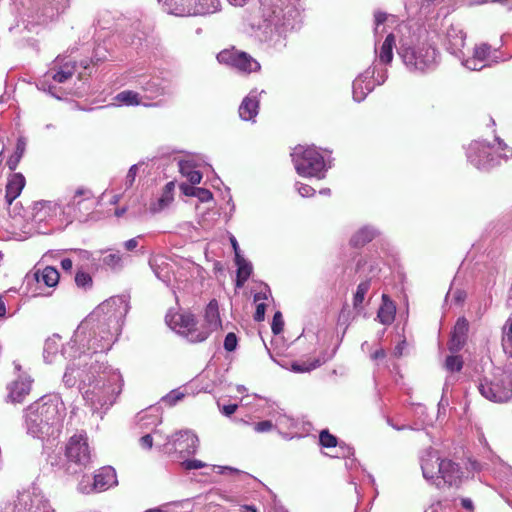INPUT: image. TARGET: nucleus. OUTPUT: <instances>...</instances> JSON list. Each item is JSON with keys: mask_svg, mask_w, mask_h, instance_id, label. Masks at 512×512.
<instances>
[{"mask_svg": "<svg viewBox=\"0 0 512 512\" xmlns=\"http://www.w3.org/2000/svg\"><path fill=\"white\" fill-rule=\"evenodd\" d=\"M128 303L123 295L103 301L78 325L63 349L72 361L66 366L63 383L66 387L78 383L85 405L100 418L116 403L124 386L120 370L105 362V354L121 333Z\"/></svg>", "mask_w": 512, "mask_h": 512, "instance_id": "nucleus-1", "label": "nucleus"}, {"mask_svg": "<svg viewBox=\"0 0 512 512\" xmlns=\"http://www.w3.org/2000/svg\"><path fill=\"white\" fill-rule=\"evenodd\" d=\"M406 25H400L396 32L389 33L378 45L375 42L373 64L353 81L352 95L357 102L363 101L377 85H382L388 77V69L393 60L394 48L398 40L397 53L409 72L423 74L434 70L439 64L438 50L428 42L414 43L404 35Z\"/></svg>", "mask_w": 512, "mask_h": 512, "instance_id": "nucleus-2", "label": "nucleus"}, {"mask_svg": "<svg viewBox=\"0 0 512 512\" xmlns=\"http://www.w3.org/2000/svg\"><path fill=\"white\" fill-rule=\"evenodd\" d=\"M259 3L251 17V27L262 41L280 50L286 46L287 32L301 22L298 0H260Z\"/></svg>", "mask_w": 512, "mask_h": 512, "instance_id": "nucleus-3", "label": "nucleus"}, {"mask_svg": "<svg viewBox=\"0 0 512 512\" xmlns=\"http://www.w3.org/2000/svg\"><path fill=\"white\" fill-rule=\"evenodd\" d=\"M65 406L58 395H47L25 410V427L29 435L41 440H55L61 433Z\"/></svg>", "mask_w": 512, "mask_h": 512, "instance_id": "nucleus-4", "label": "nucleus"}, {"mask_svg": "<svg viewBox=\"0 0 512 512\" xmlns=\"http://www.w3.org/2000/svg\"><path fill=\"white\" fill-rule=\"evenodd\" d=\"M165 320L172 330L185 337L191 343L205 341L222 324L219 305L215 299H212L206 306L203 322L201 323L189 312H169Z\"/></svg>", "mask_w": 512, "mask_h": 512, "instance_id": "nucleus-5", "label": "nucleus"}, {"mask_svg": "<svg viewBox=\"0 0 512 512\" xmlns=\"http://www.w3.org/2000/svg\"><path fill=\"white\" fill-rule=\"evenodd\" d=\"M468 161L479 170L490 169L500 163V159L512 158V149L500 138H495V145L483 141H473L467 148Z\"/></svg>", "mask_w": 512, "mask_h": 512, "instance_id": "nucleus-6", "label": "nucleus"}, {"mask_svg": "<svg viewBox=\"0 0 512 512\" xmlns=\"http://www.w3.org/2000/svg\"><path fill=\"white\" fill-rule=\"evenodd\" d=\"M296 172L302 177L323 179L331 163L314 145H298L291 153Z\"/></svg>", "mask_w": 512, "mask_h": 512, "instance_id": "nucleus-7", "label": "nucleus"}, {"mask_svg": "<svg viewBox=\"0 0 512 512\" xmlns=\"http://www.w3.org/2000/svg\"><path fill=\"white\" fill-rule=\"evenodd\" d=\"M31 221L38 226L63 228L68 225L65 218L64 206L56 200H39L32 204L30 208Z\"/></svg>", "mask_w": 512, "mask_h": 512, "instance_id": "nucleus-8", "label": "nucleus"}, {"mask_svg": "<svg viewBox=\"0 0 512 512\" xmlns=\"http://www.w3.org/2000/svg\"><path fill=\"white\" fill-rule=\"evenodd\" d=\"M164 11L178 17L206 16L220 10V0H158Z\"/></svg>", "mask_w": 512, "mask_h": 512, "instance_id": "nucleus-9", "label": "nucleus"}, {"mask_svg": "<svg viewBox=\"0 0 512 512\" xmlns=\"http://www.w3.org/2000/svg\"><path fill=\"white\" fill-rule=\"evenodd\" d=\"M96 202L92 191L85 187H79L75 190L70 201L63 205L65 218L68 224L74 220L83 221L95 208Z\"/></svg>", "mask_w": 512, "mask_h": 512, "instance_id": "nucleus-10", "label": "nucleus"}, {"mask_svg": "<svg viewBox=\"0 0 512 512\" xmlns=\"http://www.w3.org/2000/svg\"><path fill=\"white\" fill-rule=\"evenodd\" d=\"M483 397L492 402H506L512 398V371H504L493 380H483L478 386Z\"/></svg>", "mask_w": 512, "mask_h": 512, "instance_id": "nucleus-11", "label": "nucleus"}, {"mask_svg": "<svg viewBox=\"0 0 512 512\" xmlns=\"http://www.w3.org/2000/svg\"><path fill=\"white\" fill-rule=\"evenodd\" d=\"M217 60L221 64L229 65L240 72L252 73L260 70L259 62L246 52L225 49L217 54Z\"/></svg>", "mask_w": 512, "mask_h": 512, "instance_id": "nucleus-12", "label": "nucleus"}, {"mask_svg": "<svg viewBox=\"0 0 512 512\" xmlns=\"http://www.w3.org/2000/svg\"><path fill=\"white\" fill-rule=\"evenodd\" d=\"M498 51L492 49L487 43L476 45L473 49L471 57L463 56L460 62L463 67L471 71H479L485 67L491 66L499 62Z\"/></svg>", "mask_w": 512, "mask_h": 512, "instance_id": "nucleus-13", "label": "nucleus"}, {"mask_svg": "<svg viewBox=\"0 0 512 512\" xmlns=\"http://www.w3.org/2000/svg\"><path fill=\"white\" fill-rule=\"evenodd\" d=\"M199 446V439L190 430L179 431L168 438L165 444L167 453H179L181 457L193 455Z\"/></svg>", "mask_w": 512, "mask_h": 512, "instance_id": "nucleus-14", "label": "nucleus"}, {"mask_svg": "<svg viewBox=\"0 0 512 512\" xmlns=\"http://www.w3.org/2000/svg\"><path fill=\"white\" fill-rule=\"evenodd\" d=\"M66 457L69 462L85 468L91 461V454L84 435H74L66 446Z\"/></svg>", "mask_w": 512, "mask_h": 512, "instance_id": "nucleus-15", "label": "nucleus"}, {"mask_svg": "<svg viewBox=\"0 0 512 512\" xmlns=\"http://www.w3.org/2000/svg\"><path fill=\"white\" fill-rule=\"evenodd\" d=\"M466 33L459 24H450L445 31L446 50L457 59H463Z\"/></svg>", "mask_w": 512, "mask_h": 512, "instance_id": "nucleus-16", "label": "nucleus"}, {"mask_svg": "<svg viewBox=\"0 0 512 512\" xmlns=\"http://www.w3.org/2000/svg\"><path fill=\"white\" fill-rule=\"evenodd\" d=\"M15 369L18 371L17 379L12 381L8 386V398L11 402L20 403L30 393L33 380L26 372L21 371V366L14 363Z\"/></svg>", "mask_w": 512, "mask_h": 512, "instance_id": "nucleus-17", "label": "nucleus"}, {"mask_svg": "<svg viewBox=\"0 0 512 512\" xmlns=\"http://www.w3.org/2000/svg\"><path fill=\"white\" fill-rule=\"evenodd\" d=\"M75 72V65L71 62H66L63 65L59 64V60L56 59L54 61V65L50 68L47 73L44 75V79L41 81V86L43 90L48 89L49 93L54 95L52 89V85L49 83L50 80H53L57 83H65L69 80Z\"/></svg>", "mask_w": 512, "mask_h": 512, "instance_id": "nucleus-18", "label": "nucleus"}, {"mask_svg": "<svg viewBox=\"0 0 512 512\" xmlns=\"http://www.w3.org/2000/svg\"><path fill=\"white\" fill-rule=\"evenodd\" d=\"M443 460L444 459H441L438 452L433 449H428L422 454L420 458V464L423 477L426 481L435 485L439 473L441 472V465Z\"/></svg>", "mask_w": 512, "mask_h": 512, "instance_id": "nucleus-19", "label": "nucleus"}, {"mask_svg": "<svg viewBox=\"0 0 512 512\" xmlns=\"http://www.w3.org/2000/svg\"><path fill=\"white\" fill-rule=\"evenodd\" d=\"M462 477L463 471L461 467L449 459H444L441 465V472L439 473L435 485L437 487H442L445 484L449 486H458Z\"/></svg>", "mask_w": 512, "mask_h": 512, "instance_id": "nucleus-20", "label": "nucleus"}, {"mask_svg": "<svg viewBox=\"0 0 512 512\" xmlns=\"http://www.w3.org/2000/svg\"><path fill=\"white\" fill-rule=\"evenodd\" d=\"M262 93H264V90L258 91V89H253L242 100L239 106V116L242 120L254 121L258 114L260 96Z\"/></svg>", "mask_w": 512, "mask_h": 512, "instance_id": "nucleus-21", "label": "nucleus"}, {"mask_svg": "<svg viewBox=\"0 0 512 512\" xmlns=\"http://www.w3.org/2000/svg\"><path fill=\"white\" fill-rule=\"evenodd\" d=\"M139 85L148 99H156L173 93L170 85L159 78L141 79Z\"/></svg>", "mask_w": 512, "mask_h": 512, "instance_id": "nucleus-22", "label": "nucleus"}, {"mask_svg": "<svg viewBox=\"0 0 512 512\" xmlns=\"http://www.w3.org/2000/svg\"><path fill=\"white\" fill-rule=\"evenodd\" d=\"M73 339V337L71 338ZM72 340H70L66 345H62V342H61V337L58 336V335H53L52 337L48 338L46 341H45V344H44V352H43V355H44V359L47 363H54L57 361L58 358L62 357L64 359H67L68 360V364H71L72 361L70 360L69 357H65L63 355V349L71 342Z\"/></svg>", "mask_w": 512, "mask_h": 512, "instance_id": "nucleus-23", "label": "nucleus"}, {"mask_svg": "<svg viewBox=\"0 0 512 512\" xmlns=\"http://www.w3.org/2000/svg\"><path fill=\"white\" fill-rule=\"evenodd\" d=\"M94 488L96 492L105 491L117 485L116 471L111 466H105L97 470L94 477Z\"/></svg>", "mask_w": 512, "mask_h": 512, "instance_id": "nucleus-24", "label": "nucleus"}, {"mask_svg": "<svg viewBox=\"0 0 512 512\" xmlns=\"http://www.w3.org/2000/svg\"><path fill=\"white\" fill-rule=\"evenodd\" d=\"M174 188V182H168L164 186L160 196L150 202L148 207L149 212L152 214H157L167 209L174 200Z\"/></svg>", "mask_w": 512, "mask_h": 512, "instance_id": "nucleus-25", "label": "nucleus"}, {"mask_svg": "<svg viewBox=\"0 0 512 512\" xmlns=\"http://www.w3.org/2000/svg\"><path fill=\"white\" fill-rule=\"evenodd\" d=\"M150 267L155 276L166 285L171 282L172 266L164 256H154L149 261Z\"/></svg>", "mask_w": 512, "mask_h": 512, "instance_id": "nucleus-26", "label": "nucleus"}, {"mask_svg": "<svg viewBox=\"0 0 512 512\" xmlns=\"http://www.w3.org/2000/svg\"><path fill=\"white\" fill-rule=\"evenodd\" d=\"M468 328L469 324L465 318L462 317L457 320L449 343V349L451 351H459L463 347Z\"/></svg>", "mask_w": 512, "mask_h": 512, "instance_id": "nucleus-27", "label": "nucleus"}, {"mask_svg": "<svg viewBox=\"0 0 512 512\" xmlns=\"http://www.w3.org/2000/svg\"><path fill=\"white\" fill-rule=\"evenodd\" d=\"M59 272L57 269L51 266L45 268L36 269L33 272L32 278L39 285L43 284L48 288L55 287L59 282Z\"/></svg>", "mask_w": 512, "mask_h": 512, "instance_id": "nucleus-28", "label": "nucleus"}, {"mask_svg": "<svg viewBox=\"0 0 512 512\" xmlns=\"http://www.w3.org/2000/svg\"><path fill=\"white\" fill-rule=\"evenodd\" d=\"M378 234L379 231L375 227L371 225L362 226L351 236L350 245L355 248L363 247L377 237Z\"/></svg>", "mask_w": 512, "mask_h": 512, "instance_id": "nucleus-29", "label": "nucleus"}, {"mask_svg": "<svg viewBox=\"0 0 512 512\" xmlns=\"http://www.w3.org/2000/svg\"><path fill=\"white\" fill-rule=\"evenodd\" d=\"M24 186V176L21 173L12 174L6 185V201L11 204L21 194Z\"/></svg>", "mask_w": 512, "mask_h": 512, "instance_id": "nucleus-30", "label": "nucleus"}, {"mask_svg": "<svg viewBox=\"0 0 512 512\" xmlns=\"http://www.w3.org/2000/svg\"><path fill=\"white\" fill-rule=\"evenodd\" d=\"M161 423L157 408L142 411L137 415V425L142 431L155 428Z\"/></svg>", "mask_w": 512, "mask_h": 512, "instance_id": "nucleus-31", "label": "nucleus"}, {"mask_svg": "<svg viewBox=\"0 0 512 512\" xmlns=\"http://www.w3.org/2000/svg\"><path fill=\"white\" fill-rule=\"evenodd\" d=\"M396 307L386 294L382 296V305L379 308L377 317L384 325H389L394 321Z\"/></svg>", "mask_w": 512, "mask_h": 512, "instance_id": "nucleus-32", "label": "nucleus"}, {"mask_svg": "<svg viewBox=\"0 0 512 512\" xmlns=\"http://www.w3.org/2000/svg\"><path fill=\"white\" fill-rule=\"evenodd\" d=\"M269 297H271V290L267 285H264L262 290L254 295V302L256 303V311L254 314L255 321L261 322L264 320L266 304L262 301L267 300Z\"/></svg>", "mask_w": 512, "mask_h": 512, "instance_id": "nucleus-33", "label": "nucleus"}, {"mask_svg": "<svg viewBox=\"0 0 512 512\" xmlns=\"http://www.w3.org/2000/svg\"><path fill=\"white\" fill-rule=\"evenodd\" d=\"M237 265V286L241 287L250 277L252 273V264L248 262L241 254H237L235 259Z\"/></svg>", "mask_w": 512, "mask_h": 512, "instance_id": "nucleus-34", "label": "nucleus"}, {"mask_svg": "<svg viewBox=\"0 0 512 512\" xmlns=\"http://www.w3.org/2000/svg\"><path fill=\"white\" fill-rule=\"evenodd\" d=\"M115 99L126 106H134V105H144L151 106V104L145 103L142 101V97L138 92L132 90H125L118 93Z\"/></svg>", "mask_w": 512, "mask_h": 512, "instance_id": "nucleus-35", "label": "nucleus"}, {"mask_svg": "<svg viewBox=\"0 0 512 512\" xmlns=\"http://www.w3.org/2000/svg\"><path fill=\"white\" fill-rule=\"evenodd\" d=\"M327 361L325 357H318L313 360H306L301 362H294L291 365V370L296 373L310 372L317 367L321 366Z\"/></svg>", "mask_w": 512, "mask_h": 512, "instance_id": "nucleus-36", "label": "nucleus"}, {"mask_svg": "<svg viewBox=\"0 0 512 512\" xmlns=\"http://www.w3.org/2000/svg\"><path fill=\"white\" fill-rule=\"evenodd\" d=\"M25 149H26V140L23 137H21L17 140L15 151L9 157V159L7 160V163H6L8 168L11 171H14L17 168L21 158L24 155Z\"/></svg>", "mask_w": 512, "mask_h": 512, "instance_id": "nucleus-37", "label": "nucleus"}, {"mask_svg": "<svg viewBox=\"0 0 512 512\" xmlns=\"http://www.w3.org/2000/svg\"><path fill=\"white\" fill-rule=\"evenodd\" d=\"M101 253H108L101 259L103 265L112 270H120L123 267V257L119 252H112L111 250L101 251Z\"/></svg>", "mask_w": 512, "mask_h": 512, "instance_id": "nucleus-38", "label": "nucleus"}, {"mask_svg": "<svg viewBox=\"0 0 512 512\" xmlns=\"http://www.w3.org/2000/svg\"><path fill=\"white\" fill-rule=\"evenodd\" d=\"M201 158L195 155H187L185 158L178 161L180 173L185 177L193 169L200 166Z\"/></svg>", "mask_w": 512, "mask_h": 512, "instance_id": "nucleus-39", "label": "nucleus"}, {"mask_svg": "<svg viewBox=\"0 0 512 512\" xmlns=\"http://www.w3.org/2000/svg\"><path fill=\"white\" fill-rule=\"evenodd\" d=\"M370 289V280H365L359 283L357 286L356 292L353 297V305L354 307H359L365 300V296Z\"/></svg>", "mask_w": 512, "mask_h": 512, "instance_id": "nucleus-40", "label": "nucleus"}, {"mask_svg": "<svg viewBox=\"0 0 512 512\" xmlns=\"http://www.w3.org/2000/svg\"><path fill=\"white\" fill-rule=\"evenodd\" d=\"M75 283L79 288L88 289L92 287L93 280L89 273L78 270L75 275Z\"/></svg>", "mask_w": 512, "mask_h": 512, "instance_id": "nucleus-41", "label": "nucleus"}, {"mask_svg": "<svg viewBox=\"0 0 512 512\" xmlns=\"http://www.w3.org/2000/svg\"><path fill=\"white\" fill-rule=\"evenodd\" d=\"M186 393L180 388L170 391L167 395L162 398V401L169 406H174L177 402L181 401L185 397Z\"/></svg>", "mask_w": 512, "mask_h": 512, "instance_id": "nucleus-42", "label": "nucleus"}, {"mask_svg": "<svg viewBox=\"0 0 512 512\" xmlns=\"http://www.w3.org/2000/svg\"><path fill=\"white\" fill-rule=\"evenodd\" d=\"M502 345L504 350L508 349V345L512 346V317H509L503 327Z\"/></svg>", "mask_w": 512, "mask_h": 512, "instance_id": "nucleus-43", "label": "nucleus"}, {"mask_svg": "<svg viewBox=\"0 0 512 512\" xmlns=\"http://www.w3.org/2000/svg\"><path fill=\"white\" fill-rule=\"evenodd\" d=\"M320 444L325 448H336L338 446L337 438L327 430L321 431L319 435Z\"/></svg>", "mask_w": 512, "mask_h": 512, "instance_id": "nucleus-44", "label": "nucleus"}, {"mask_svg": "<svg viewBox=\"0 0 512 512\" xmlns=\"http://www.w3.org/2000/svg\"><path fill=\"white\" fill-rule=\"evenodd\" d=\"M77 490L82 494H90L96 492V488H94V481L91 482L90 477L84 475L78 483Z\"/></svg>", "mask_w": 512, "mask_h": 512, "instance_id": "nucleus-45", "label": "nucleus"}, {"mask_svg": "<svg viewBox=\"0 0 512 512\" xmlns=\"http://www.w3.org/2000/svg\"><path fill=\"white\" fill-rule=\"evenodd\" d=\"M446 369L454 372L460 371L463 366V361L459 356H448L445 362Z\"/></svg>", "mask_w": 512, "mask_h": 512, "instance_id": "nucleus-46", "label": "nucleus"}, {"mask_svg": "<svg viewBox=\"0 0 512 512\" xmlns=\"http://www.w3.org/2000/svg\"><path fill=\"white\" fill-rule=\"evenodd\" d=\"M140 166H141V164L138 163V164L132 165L129 168L128 173L125 177V181H124V185H125L126 189H129L133 186Z\"/></svg>", "mask_w": 512, "mask_h": 512, "instance_id": "nucleus-47", "label": "nucleus"}, {"mask_svg": "<svg viewBox=\"0 0 512 512\" xmlns=\"http://www.w3.org/2000/svg\"><path fill=\"white\" fill-rule=\"evenodd\" d=\"M389 16L382 11L374 13V34L375 37L380 33V27L388 20Z\"/></svg>", "mask_w": 512, "mask_h": 512, "instance_id": "nucleus-48", "label": "nucleus"}, {"mask_svg": "<svg viewBox=\"0 0 512 512\" xmlns=\"http://www.w3.org/2000/svg\"><path fill=\"white\" fill-rule=\"evenodd\" d=\"M466 298V293L463 290L456 289L450 290L446 295V300H450L456 304H461Z\"/></svg>", "mask_w": 512, "mask_h": 512, "instance_id": "nucleus-49", "label": "nucleus"}, {"mask_svg": "<svg viewBox=\"0 0 512 512\" xmlns=\"http://www.w3.org/2000/svg\"><path fill=\"white\" fill-rule=\"evenodd\" d=\"M284 321L281 312L277 311L272 319L271 329L274 334H279L283 331Z\"/></svg>", "mask_w": 512, "mask_h": 512, "instance_id": "nucleus-50", "label": "nucleus"}, {"mask_svg": "<svg viewBox=\"0 0 512 512\" xmlns=\"http://www.w3.org/2000/svg\"><path fill=\"white\" fill-rule=\"evenodd\" d=\"M295 189L302 197H311L315 194L314 188H312L310 185L301 182L295 183Z\"/></svg>", "mask_w": 512, "mask_h": 512, "instance_id": "nucleus-51", "label": "nucleus"}, {"mask_svg": "<svg viewBox=\"0 0 512 512\" xmlns=\"http://www.w3.org/2000/svg\"><path fill=\"white\" fill-rule=\"evenodd\" d=\"M238 344V339L235 333H228L224 339V348L225 350L232 352L236 349Z\"/></svg>", "mask_w": 512, "mask_h": 512, "instance_id": "nucleus-52", "label": "nucleus"}, {"mask_svg": "<svg viewBox=\"0 0 512 512\" xmlns=\"http://www.w3.org/2000/svg\"><path fill=\"white\" fill-rule=\"evenodd\" d=\"M274 425L271 420H264L253 424V429L257 433H266L270 432L273 429Z\"/></svg>", "mask_w": 512, "mask_h": 512, "instance_id": "nucleus-53", "label": "nucleus"}, {"mask_svg": "<svg viewBox=\"0 0 512 512\" xmlns=\"http://www.w3.org/2000/svg\"><path fill=\"white\" fill-rule=\"evenodd\" d=\"M196 198L202 203H207L213 200V194L210 190L199 187L196 190Z\"/></svg>", "mask_w": 512, "mask_h": 512, "instance_id": "nucleus-54", "label": "nucleus"}, {"mask_svg": "<svg viewBox=\"0 0 512 512\" xmlns=\"http://www.w3.org/2000/svg\"><path fill=\"white\" fill-rule=\"evenodd\" d=\"M181 466L185 470H194V469H201L206 467V463L202 462L201 460L193 459V460H185L181 463Z\"/></svg>", "mask_w": 512, "mask_h": 512, "instance_id": "nucleus-55", "label": "nucleus"}, {"mask_svg": "<svg viewBox=\"0 0 512 512\" xmlns=\"http://www.w3.org/2000/svg\"><path fill=\"white\" fill-rule=\"evenodd\" d=\"M191 184H199L202 179V174L195 168L185 176Z\"/></svg>", "mask_w": 512, "mask_h": 512, "instance_id": "nucleus-56", "label": "nucleus"}, {"mask_svg": "<svg viewBox=\"0 0 512 512\" xmlns=\"http://www.w3.org/2000/svg\"><path fill=\"white\" fill-rule=\"evenodd\" d=\"M140 445L144 449H151L153 446V437L150 433L145 434L140 438Z\"/></svg>", "mask_w": 512, "mask_h": 512, "instance_id": "nucleus-57", "label": "nucleus"}, {"mask_svg": "<svg viewBox=\"0 0 512 512\" xmlns=\"http://www.w3.org/2000/svg\"><path fill=\"white\" fill-rule=\"evenodd\" d=\"M197 188L198 187H194V186H191V185H188V184H181L180 185V190L186 196L196 197V190H197Z\"/></svg>", "mask_w": 512, "mask_h": 512, "instance_id": "nucleus-58", "label": "nucleus"}, {"mask_svg": "<svg viewBox=\"0 0 512 512\" xmlns=\"http://www.w3.org/2000/svg\"><path fill=\"white\" fill-rule=\"evenodd\" d=\"M75 253L78 256V258L81 260H85V261L95 260L93 257V254L87 250L79 249V250H76Z\"/></svg>", "mask_w": 512, "mask_h": 512, "instance_id": "nucleus-59", "label": "nucleus"}, {"mask_svg": "<svg viewBox=\"0 0 512 512\" xmlns=\"http://www.w3.org/2000/svg\"><path fill=\"white\" fill-rule=\"evenodd\" d=\"M141 238V236H137L135 238L129 239L124 242V247L128 251H133L138 247V239Z\"/></svg>", "mask_w": 512, "mask_h": 512, "instance_id": "nucleus-60", "label": "nucleus"}, {"mask_svg": "<svg viewBox=\"0 0 512 512\" xmlns=\"http://www.w3.org/2000/svg\"><path fill=\"white\" fill-rule=\"evenodd\" d=\"M237 408H238L237 404L224 405L221 408V412H222L223 415L229 417V416H231L232 414H234L236 412Z\"/></svg>", "mask_w": 512, "mask_h": 512, "instance_id": "nucleus-61", "label": "nucleus"}, {"mask_svg": "<svg viewBox=\"0 0 512 512\" xmlns=\"http://www.w3.org/2000/svg\"><path fill=\"white\" fill-rule=\"evenodd\" d=\"M268 416L275 418L276 423H282L283 420L286 418L284 414H282L276 409H272L271 411H269Z\"/></svg>", "mask_w": 512, "mask_h": 512, "instance_id": "nucleus-62", "label": "nucleus"}, {"mask_svg": "<svg viewBox=\"0 0 512 512\" xmlns=\"http://www.w3.org/2000/svg\"><path fill=\"white\" fill-rule=\"evenodd\" d=\"M405 346H406L405 340H402L401 342H399L394 348V351H393L394 356H396V357L402 356Z\"/></svg>", "mask_w": 512, "mask_h": 512, "instance_id": "nucleus-63", "label": "nucleus"}, {"mask_svg": "<svg viewBox=\"0 0 512 512\" xmlns=\"http://www.w3.org/2000/svg\"><path fill=\"white\" fill-rule=\"evenodd\" d=\"M425 512H446V510L440 502H437L432 504Z\"/></svg>", "mask_w": 512, "mask_h": 512, "instance_id": "nucleus-64", "label": "nucleus"}]
</instances>
